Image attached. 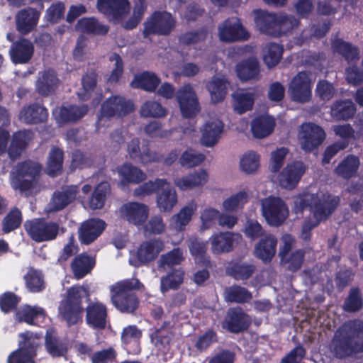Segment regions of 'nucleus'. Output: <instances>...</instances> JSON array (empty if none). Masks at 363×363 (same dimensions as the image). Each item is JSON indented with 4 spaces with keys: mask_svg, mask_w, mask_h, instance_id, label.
Returning <instances> with one entry per match:
<instances>
[{
    "mask_svg": "<svg viewBox=\"0 0 363 363\" xmlns=\"http://www.w3.org/2000/svg\"><path fill=\"white\" fill-rule=\"evenodd\" d=\"M340 203V197L329 192L303 193L298 195L294 200L295 213H303L308 208L313 216L312 218H306L303 223L301 239L306 242L310 241L312 230L327 220L336 211Z\"/></svg>",
    "mask_w": 363,
    "mask_h": 363,
    "instance_id": "1",
    "label": "nucleus"
},
{
    "mask_svg": "<svg viewBox=\"0 0 363 363\" xmlns=\"http://www.w3.org/2000/svg\"><path fill=\"white\" fill-rule=\"evenodd\" d=\"M330 350L340 359L363 352V320H350L338 328L331 340Z\"/></svg>",
    "mask_w": 363,
    "mask_h": 363,
    "instance_id": "2",
    "label": "nucleus"
},
{
    "mask_svg": "<svg viewBox=\"0 0 363 363\" xmlns=\"http://www.w3.org/2000/svg\"><path fill=\"white\" fill-rule=\"evenodd\" d=\"M144 289L143 284L137 278L118 281L111 288V303L120 312L133 313L139 306V299L135 290Z\"/></svg>",
    "mask_w": 363,
    "mask_h": 363,
    "instance_id": "3",
    "label": "nucleus"
},
{
    "mask_svg": "<svg viewBox=\"0 0 363 363\" xmlns=\"http://www.w3.org/2000/svg\"><path fill=\"white\" fill-rule=\"evenodd\" d=\"M84 296H89L87 289L82 286L74 285L67 290L66 296L61 301L59 313L69 327L82 321Z\"/></svg>",
    "mask_w": 363,
    "mask_h": 363,
    "instance_id": "4",
    "label": "nucleus"
},
{
    "mask_svg": "<svg viewBox=\"0 0 363 363\" xmlns=\"http://www.w3.org/2000/svg\"><path fill=\"white\" fill-rule=\"evenodd\" d=\"M42 166L30 160L18 162L14 169L11 186L21 193L35 188L40 177Z\"/></svg>",
    "mask_w": 363,
    "mask_h": 363,
    "instance_id": "5",
    "label": "nucleus"
},
{
    "mask_svg": "<svg viewBox=\"0 0 363 363\" xmlns=\"http://www.w3.org/2000/svg\"><path fill=\"white\" fill-rule=\"evenodd\" d=\"M134 104L125 98L115 95L105 100L100 108L98 118L96 122L97 129L106 125V122L113 117L121 118L133 112Z\"/></svg>",
    "mask_w": 363,
    "mask_h": 363,
    "instance_id": "6",
    "label": "nucleus"
},
{
    "mask_svg": "<svg viewBox=\"0 0 363 363\" xmlns=\"http://www.w3.org/2000/svg\"><path fill=\"white\" fill-rule=\"evenodd\" d=\"M23 226L28 236L38 243L55 240L60 230L57 222L44 218L27 220Z\"/></svg>",
    "mask_w": 363,
    "mask_h": 363,
    "instance_id": "7",
    "label": "nucleus"
},
{
    "mask_svg": "<svg viewBox=\"0 0 363 363\" xmlns=\"http://www.w3.org/2000/svg\"><path fill=\"white\" fill-rule=\"evenodd\" d=\"M143 36L169 35L174 29L176 20L172 13L166 11H155L144 23Z\"/></svg>",
    "mask_w": 363,
    "mask_h": 363,
    "instance_id": "8",
    "label": "nucleus"
},
{
    "mask_svg": "<svg viewBox=\"0 0 363 363\" xmlns=\"http://www.w3.org/2000/svg\"><path fill=\"white\" fill-rule=\"evenodd\" d=\"M262 211L267 223L275 227L281 225L289 216L285 202L275 196H269L262 201Z\"/></svg>",
    "mask_w": 363,
    "mask_h": 363,
    "instance_id": "9",
    "label": "nucleus"
},
{
    "mask_svg": "<svg viewBox=\"0 0 363 363\" xmlns=\"http://www.w3.org/2000/svg\"><path fill=\"white\" fill-rule=\"evenodd\" d=\"M313 81L311 74L306 71L298 72L289 84V93L293 101L306 103L312 96Z\"/></svg>",
    "mask_w": 363,
    "mask_h": 363,
    "instance_id": "10",
    "label": "nucleus"
},
{
    "mask_svg": "<svg viewBox=\"0 0 363 363\" xmlns=\"http://www.w3.org/2000/svg\"><path fill=\"white\" fill-rule=\"evenodd\" d=\"M218 37L220 41L234 43L247 40L250 33L242 26L238 17H229L218 26Z\"/></svg>",
    "mask_w": 363,
    "mask_h": 363,
    "instance_id": "11",
    "label": "nucleus"
},
{
    "mask_svg": "<svg viewBox=\"0 0 363 363\" xmlns=\"http://www.w3.org/2000/svg\"><path fill=\"white\" fill-rule=\"evenodd\" d=\"M252 323L251 318L240 307L230 308L222 321L223 328L234 334L246 331Z\"/></svg>",
    "mask_w": 363,
    "mask_h": 363,
    "instance_id": "12",
    "label": "nucleus"
},
{
    "mask_svg": "<svg viewBox=\"0 0 363 363\" xmlns=\"http://www.w3.org/2000/svg\"><path fill=\"white\" fill-rule=\"evenodd\" d=\"M176 97L183 117L191 118L199 112V100L191 84H185L179 89Z\"/></svg>",
    "mask_w": 363,
    "mask_h": 363,
    "instance_id": "13",
    "label": "nucleus"
},
{
    "mask_svg": "<svg viewBox=\"0 0 363 363\" xmlns=\"http://www.w3.org/2000/svg\"><path fill=\"white\" fill-rule=\"evenodd\" d=\"M128 152L130 158L143 164L161 162V154L150 150L149 143L145 140L140 145L138 138H133L128 143Z\"/></svg>",
    "mask_w": 363,
    "mask_h": 363,
    "instance_id": "14",
    "label": "nucleus"
},
{
    "mask_svg": "<svg viewBox=\"0 0 363 363\" xmlns=\"http://www.w3.org/2000/svg\"><path fill=\"white\" fill-rule=\"evenodd\" d=\"M33 333L27 331L21 335L24 339V345L13 352L8 357V363H35L39 343L32 339Z\"/></svg>",
    "mask_w": 363,
    "mask_h": 363,
    "instance_id": "15",
    "label": "nucleus"
},
{
    "mask_svg": "<svg viewBox=\"0 0 363 363\" xmlns=\"http://www.w3.org/2000/svg\"><path fill=\"white\" fill-rule=\"evenodd\" d=\"M301 128V147L306 152H311L317 149L325 139V133L318 125L308 123L303 125Z\"/></svg>",
    "mask_w": 363,
    "mask_h": 363,
    "instance_id": "16",
    "label": "nucleus"
},
{
    "mask_svg": "<svg viewBox=\"0 0 363 363\" xmlns=\"http://www.w3.org/2000/svg\"><path fill=\"white\" fill-rule=\"evenodd\" d=\"M35 47L33 42L24 37H21L11 43L9 55L10 60L14 65H25L33 58Z\"/></svg>",
    "mask_w": 363,
    "mask_h": 363,
    "instance_id": "17",
    "label": "nucleus"
},
{
    "mask_svg": "<svg viewBox=\"0 0 363 363\" xmlns=\"http://www.w3.org/2000/svg\"><path fill=\"white\" fill-rule=\"evenodd\" d=\"M105 221L100 218H89L82 222L78 229L79 240L82 245H90L102 234L106 228Z\"/></svg>",
    "mask_w": 363,
    "mask_h": 363,
    "instance_id": "18",
    "label": "nucleus"
},
{
    "mask_svg": "<svg viewBox=\"0 0 363 363\" xmlns=\"http://www.w3.org/2000/svg\"><path fill=\"white\" fill-rule=\"evenodd\" d=\"M163 248L164 244L159 239L143 242L137 250L134 265L140 267L154 261Z\"/></svg>",
    "mask_w": 363,
    "mask_h": 363,
    "instance_id": "19",
    "label": "nucleus"
},
{
    "mask_svg": "<svg viewBox=\"0 0 363 363\" xmlns=\"http://www.w3.org/2000/svg\"><path fill=\"white\" fill-rule=\"evenodd\" d=\"M120 213L129 223L140 226L147 219L149 208L144 203L131 201L124 203L120 208Z\"/></svg>",
    "mask_w": 363,
    "mask_h": 363,
    "instance_id": "20",
    "label": "nucleus"
},
{
    "mask_svg": "<svg viewBox=\"0 0 363 363\" xmlns=\"http://www.w3.org/2000/svg\"><path fill=\"white\" fill-rule=\"evenodd\" d=\"M108 309L100 302H90L86 308V323L91 328L104 330L107 325Z\"/></svg>",
    "mask_w": 363,
    "mask_h": 363,
    "instance_id": "21",
    "label": "nucleus"
},
{
    "mask_svg": "<svg viewBox=\"0 0 363 363\" xmlns=\"http://www.w3.org/2000/svg\"><path fill=\"white\" fill-rule=\"evenodd\" d=\"M306 172V166L301 161L288 164L279 175V184L281 187L291 190L296 187Z\"/></svg>",
    "mask_w": 363,
    "mask_h": 363,
    "instance_id": "22",
    "label": "nucleus"
},
{
    "mask_svg": "<svg viewBox=\"0 0 363 363\" xmlns=\"http://www.w3.org/2000/svg\"><path fill=\"white\" fill-rule=\"evenodd\" d=\"M33 138V133L30 130H22L14 132L8 147L7 154L11 161L19 159L26 151L30 142Z\"/></svg>",
    "mask_w": 363,
    "mask_h": 363,
    "instance_id": "23",
    "label": "nucleus"
},
{
    "mask_svg": "<svg viewBox=\"0 0 363 363\" xmlns=\"http://www.w3.org/2000/svg\"><path fill=\"white\" fill-rule=\"evenodd\" d=\"M96 8L99 12L114 20H121L129 13L128 0H97Z\"/></svg>",
    "mask_w": 363,
    "mask_h": 363,
    "instance_id": "24",
    "label": "nucleus"
},
{
    "mask_svg": "<svg viewBox=\"0 0 363 363\" xmlns=\"http://www.w3.org/2000/svg\"><path fill=\"white\" fill-rule=\"evenodd\" d=\"M237 77L242 82L258 81L261 77V69L255 57L242 60L235 66Z\"/></svg>",
    "mask_w": 363,
    "mask_h": 363,
    "instance_id": "25",
    "label": "nucleus"
},
{
    "mask_svg": "<svg viewBox=\"0 0 363 363\" xmlns=\"http://www.w3.org/2000/svg\"><path fill=\"white\" fill-rule=\"evenodd\" d=\"M48 115L45 107L38 103H33L22 107L19 118L26 124L37 125L46 122Z\"/></svg>",
    "mask_w": 363,
    "mask_h": 363,
    "instance_id": "26",
    "label": "nucleus"
},
{
    "mask_svg": "<svg viewBox=\"0 0 363 363\" xmlns=\"http://www.w3.org/2000/svg\"><path fill=\"white\" fill-rule=\"evenodd\" d=\"M40 13L30 7L19 11L16 16L17 30L23 35L31 32L37 26Z\"/></svg>",
    "mask_w": 363,
    "mask_h": 363,
    "instance_id": "27",
    "label": "nucleus"
},
{
    "mask_svg": "<svg viewBox=\"0 0 363 363\" xmlns=\"http://www.w3.org/2000/svg\"><path fill=\"white\" fill-rule=\"evenodd\" d=\"M277 239L273 235L262 238L255 247V256L264 263H269L277 252Z\"/></svg>",
    "mask_w": 363,
    "mask_h": 363,
    "instance_id": "28",
    "label": "nucleus"
},
{
    "mask_svg": "<svg viewBox=\"0 0 363 363\" xmlns=\"http://www.w3.org/2000/svg\"><path fill=\"white\" fill-rule=\"evenodd\" d=\"M117 171L121 178L120 182L123 186L138 184L147 178L146 174L142 169L128 162L119 166Z\"/></svg>",
    "mask_w": 363,
    "mask_h": 363,
    "instance_id": "29",
    "label": "nucleus"
},
{
    "mask_svg": "<svg viewBox=\"0 0 363 363\" xmlns=\"http://www.w3.org/2000/svg\"><path fill=\"white\" fill-rule=\"evenodd\" d=\"M45 347L53 358L65 357L68 352L67 342L58 337L52 330H48L45 336Z\"/></svg>",
    "mask_w": 363,
    "mask_h": 363,
    "instance_id": "30",
    "label": "nucleus"
},
{
    "mask_svg": "<svg viewBox=\"0 0 363 363\" xmlns=\"http://www.w3.org/2000/svg\"><path fill=\"white\" fill-rule=\"evenodd\" d=\"M142 331L135 325L125 327L121 333V342L129 353L137 354L140 351V340Z\"/></svg>",
    "mask_w": 363,
    "mask_h": 363,
    "instance_id": "31",
    "label": "nucleus"
},
{
    "mask_svg": "<svg viewBox=\"0 0 363 363\" xmlns=\"http://www.w3.org/2000/svg\"><path fill=\"white\" fill-rule=\"evenodd\" d=\"M255 21L259 30L265 34L275 37L279 16L262 10H255Z\"/></svg>",
    "mask_w": 363,
    "mask_h": 363,
    "instance_id": "32",
    "label": "nucleus"
},
{
    "mask_svg": "<svg viewBox=\"0 0 363 363\" xmlns=\"http://www.w3.org/2000/svg\"><path fill=\"white\" fill-rule=\"evenodd\" d=\"M59 82L57 75L53 69H46L39 74L36 90L40 95L47 96L55 91Z\"/></svg>",
    "mask_w": 363,
    "mask_h": 363,
    "instance_id": "33",
    "label": "nucleus"
},
{
    "mask_svg": "<svg viewBox=\"0 0 363 363\" xmlns=\"http://www.w3.org/2000/svg\"><path fill=\"white\" fill-rule=\"evenodd\" d=\"M77 192L78 187L74 185L62 188V191H55L50 202L52 209L55 211L64 209L75 200Z\"/></svg>",
    "mask_w": 363,
    "mask_h": 363,
    "instance_id": "34",
    "label": "nucleus"
},
{
    "mask_svg": "<svg viewBox=\"0 0 363 363\" xmlns=\"http://www.w3.org/2000/svg\"><path fill=\"white\" fill-rule=\"evenodd\" d=\"M211 252L215 255L229 252L233 248V233L220 232L214 233L209 238Z\"/></svg>",
    "mask_w": 363,
    "mask_h": 363,
    "instance_id": "35",
    "label": "nucleus"
},
{
    "mask_svg": "<svg viewBox=\"0 0 363 363\" xmlns=\"http://www.w3.org/2000/svg\"><path fill=\"white\" fill-rule=\"evenodd\" d=\"M185 272L182 267L172 268L160 278V291L165 294L169 290H177L184 282Z\"/></svg>",
    "mask_w": 363,
    "mask_h": 363,
    "instance_id": "36",
    "label": "nucleus"
},
{
    "mask_svg": "<svg viewBox=\"0 0 363 363\" xmlns=\"http://www.w3.org/2000/svg\"><path fill=\"white\" fill-rule=\"evenodd\" d=\"M356 110V106L351 100H337L331 105L330 113L335 121H348L354 117Z\"/></svg>",
    "mask_w": 363,
    "mask_h": 363,
    "instance_id": "37",
    "label": "nucleus"
},
{
    "mask_svg": "<svg viewBox=\"0 0 363 363\" xmlns=\"http://www.w3.org/2000/svg\"><path fill=\"white\" fill-rule=\"evenodd\" d=\"M111 193V186L108 182H101L96 185L91 195L88 197L86 206L91 210L101 209L107 196Z\"/></svg>",
    "mask_w": 363,
    "mask_h": 363,
    "instance_id": "38",
    "label": "nucleus"
},
{
    "mask_svg": "<svg viewBox=\"0 0 363 363\" xmlns=\"http://www.w3.org/2000/svg\"><path fill=\"white\" fill-rule=\"evenodd\" d=\"M207 179V172L204 169H200L188 175L177 178L174 180V184L179 189L185 191L203 185Z\"/></svg>",
    "mask_w": 363,
    "mask_h": 363,
    "instance_id": "39",
    "label": "nucleus"
},
{
    "mask_svg": "<svg viewBox=\"0 0 363 363\" xmlns=\"http://www.w3.org/2000/svg\"><path fill=\"white\" fill-rule=\"evenodd\" d=\"M99 78V71L96 67H88L82 76V91L79 94V97L83 101L90 99L91 94L95 90Z\"/></svg>",
    "mask_w": 363,
    "mask_h": 363,
    "instance_id": "40",
    "label": "nucleus"
},
{
    "mask_svg": "<svg viewBox=\"0 0 363 363\" xmlns=\"http://www.w3.org/2000/svg\"><path fill=\"white\" fill-rule=\"evenodd\" d=\"M223 129V123L220 121L206 123L201 130V143L206 147L213 146L218 141Z\"/></svg>",
    "mask_w": 363,
    "mask_h": 363,
    "instance_id": "41",
    "label": "nucleus"
},
{
    "mask_svg": "<svg viewBox=\"0 0 363 363\" xmlns=\"http://www.w3.org/2000/svg\"><path fill=\"white\" fill-rule=\"evenodd\" d=\"M88 112V107L86 105L62 106L58 112V120L63 123H77L82 119Z\"/></svg>",
    "mask_w": 363,
    "mask_h": 363,
    "instance_id": "42",
    "label": "nucleus"
},
{
    "mask_svg": "<svg viewBox=\"0 0 363 363\" xmlns=\"http://www.w3.org/2000/svg\"><path fill=\"white\" fill-rule=\"evenodd\" d=\"M95 265V260L89 255L82 253L76 256L71 263L74 277L79 279L89 274Z\"/></svg>",
    "mask_w": 363,
    "mask_h": 363,
    "instance_id": "43",
    "label": "nucleus"
},
{
    "mask_svg": "<svg viewBox=\"0 0 363 363\" xmlns=\"http://www.w3.org/2000/svg\"><path fill=\"white\" fill-rule=\"evenodd\" d=\"M275 121L273 117L259 116L252 122L251 130L257 138H264L270 135L274 130Z\"/></svg>",
    "mask_w": 363,
    "mask_h": 363,
    "instance_id": "44",
    "label": "nucleus"
},
{
    "mask_svg": "<svg viewBox=\"0 0 363 363\" xmlns=\"http://www.w3.org/2000/svg\"><path fill=\"white\" fill-rule=\"evenodd\" d=\"M359 159L354 155H348L335 169V173L340 177L349 179L354 177L359 166Z\"/></svg>",
    "mask_w": 363,
    "mask_h": 363,
    "instance_id": "45",
    "label": "nucleus"
},
{
    "mask_svg": "<svg viewBox=\"0 0 363 363\" xmlns=\"http://www.w3.org/2000/svg\"><path fill=\"white\" fill-rule=\"evenodd\" d=\"M76 28L83 33L94 35H106L109 30L108 26L101 24L95 17H84L78 20Z\"/></svg>",
    "mask_w": 363,
    "mask_h": 363,
    "instance_id": "46",
    "label": "nucleus"
},
{
    "mask_svg": "<svg viewBox=\"0 0 363 363\" xmlns=\"http://www.w3.org/2000/svg\"><path fill=\"white\" fill-rule=\"evenodd\" d=\"M157 196V207L161 211L170 212L174 206L177 203V194L175 189L170 187L167 182Z\"/></svg>",
    "mask_w": 363,
    "mask_h": 363,
    "instance_id": "47",
    "label": "nucleus"
},
{
    "mask_svg": "<svg viewBox=\"0 0 363 363\" xmlns=\"http://www.w3.org/2000/svg\"><path fill=\"white\" fill-rule=\"evenodd\" d=\"M331 48L333 52L341 55L348 62L357 60L359 57L357 47L341 38H337L332 40Z\"/></svg>",
    "mask_w": 363,
    "mask_h": 363,
    "instance_id": "48",
    "label": "nucleus"
},
{
    "mask_svg": "<svg viewBox=\"0 0 363 363\" xmlns=\"http://www.w3.org/2000/svg\"><path fill=\"white\" fill-rule=\"evenodd\" d=\"M234 110L239 114L250 111L255 103V94L245 89L238 90L233 94Z\"/></svg>",
    "mask_w": 363,
    "mask_h": 363,
    "instance_id": "49",
    "label": "nucleus"
},
{
    "mask_svg": "<svg viewBox=\"0 0 363 363\" xmlns=\"http://www.w3.org/2000/svg\"><path fill=\"white\" fill-rule=\"evenodd\" d=\"M64 152L58 147H52L49 152L46 172L50 177H55L62 171Z\"/></svg>",
    "mask_w": 363,
    "mask_h": 363,
    "instance_id": "50",
    "label": "nucleus"
},
{
    "mask_svg": "<svg viewBox=\"0 0 363 363\" xmlns=\"http://www.w3.org/2000/svg\"><path fill=\"white\" fill-rule=\"evenodd\" d=\"M225 299L229 303H245L252 299V293L246 288L234 284L224 291Z\"/></svg>",
    "mask_w": 363,
    "mask_h": 363,
    "instance_id": "51",
    "label": "nucleus"
},
{
    "mask_svg": "<svg viewBox=\"0 0 363 363\" xmlns=\"http://www.w3.org/2000/svg\"><path fill=\"white\" fill-rule=\"evenodd\" d=\"M229 274L235 280H247L256 271V266L242 261L231 262L228 269Z\"/></svg>",
    "mask_w": 363,
    "mask_h": 363,
    "instance_id": "52",
    "label": "nucleus"
},
{
    "mask_svg": "<svg viewBox=\"0 0 363 363\" xmlns=\"http://www.w3.org/2000/svg\"><path fill=\"white\" fill-rule=\"evenodd\" d=\"M228 82L222 78L213 77L206 84V89L210 93L213 103H218L224 100L227 94Z\"/></svg>",
    "mask_w": 363,
    "mask_h": 363,
    "instance_id": "53",
    "label": "nucleus"
},
{
    "mask_svg": "<svg viewBox=\"0 0 363 363\" xmlns=\"http://www.w3.org/2000/svg\"><path fill=\"white\" fill-rule=\"evenodd\" d=\"M284 47L276 43H269L264 48L263 61L269 69L277 65L282 58Z\"/></svg>",
    "mask_w": 363,
    "mask_h": 363,
    "instance_id": "54",
    "label": "nucleus"
},
{
    "mask_svg": "<svg viewBox=\"0 0 363 363\" xmlns=\"http://www.w3.org/2000/svg\"><path fill=\"white\" fill-rule=\"evenodd\" d=\"M134 83L135 85H133V87L140 88L148 92H155L161 80L155 73L146 71L138 75L132 84Z\"/></svg>",
    "mask_w": 363,
    "mask_h": 363,
    "instance_id": "55",
    "label": "nucleus"
},
{
    "mask_svg": "<svg viewBox=\"0 0 363 363\" xmlns=\"http://www.w3.org/2000/svg\"><path fill=\"white\" fill-rule=\"evenodd\" d=\"M23 221L21 211L16 206L10 209L1 221V230L8 234L18 229Z\"/></svg>",
    "mask_w": 363,
    "mask_h": 363,
    "instance_id": "56",
    "label": "nucleus"
},
{
    "mask_svg": "<svg viewBox=\"0 0 363 363\" xmlns=\"http://www.w3.org/2000/svg\"><path fill=\"white\" fill-rule=\"evenodd\" d=\"M306 252L304 250H296L280 259V264L286 271L296 272L299 270L304 261Z\"/></svg>",
    "mask_w": 363,
    "mask_h": 363,
    "instance_id": "57",
    "label": "nucleus"
},
{
    "mask_svg": "<svg viewBox=\"0 0 363 363\" xmlns=\"http://www.w3.org/2000/svg\"><path fill=\"white\" fill-rule=\"evenodd\" d=\"M342 307L348 313H356L363 308V296L359 288L352 287L350 289Z\"/></svg>",
    "mask_w": 363,
    "mask_h": 363,
    "instance_id": "58",
    "label": "nucleus"
},
{
    "mask_svg": "<svg viewBox=\"0 0 363 363\" xmlns=\"http://www.w3.org/2000/svg\"><path fill=\"white\" fill-rule=\"evenodd\" d=\"M184 260L183 251L179 247L173 248L169 252L162 254L158 261V267L164 269L180 264Z\"/></svg>",
    "mask_w": 363,
    "mask_h": 363,
    "instance_id": "59",
    "label": "nucleus"
},
{
    "mask_svg": "<svg viewBox=\"0 0 363 363\" xmlns=\"http://www.w3.org/2000/svg\"><path fill=\"white\" fill-rule=\"evenodd\" d=\"M140 113L145 118H161L167 114V111L159 102L147 101L141 106Z\"/></svg>",
    "mask_w": 363,
    "mask_h": 363,
    "instance_id": "60",
    "label": "nucleus"
},
{
    "mask_svg": "<svg viewBox=\"0 0 363 363\" xmlns=\"http://www.w3.org/2000/svg\"><path fill=\"white\" fill-rule=\"evenodd\" d=\"M208 30L202 27L197 30L185 32L179 37V41L184 45H191L206 40Z\"/></svg>",
    "mask_w": 363,
    "mask_h": 363,
    "instance_id": "61",
    "label": "nucleus"
},
{
    "mask_svg": "<svg viewBox=\"0 0 363 363\" xmlns=\"http://www.w3.org/2000/svg\"><path fill=\"white\" fill-rule=\"evenodd\" d=\"M300 23L299 20L294 16L279 15L275 37L287 35L292 30L297 28Z\"/></svg>",
    "mask_w": 363,
    "mask_h": 363,
    "instance_id": "62",
    "label": "nucleus"
},
{
    "mask_svg": "<svg viewBox=\"0 0 363 363\" xmlns=\"http://www.w3.org/2000/svg\"><path fill=\"white\" fill-rule=\"evenodd\" d=\"M167 185V181L165 179H156L155 181H148L139 186L134 191V194L138 196L150 195L155 192H158Z\"/></svg>",
    "mask_w": 363,
    "mask_h": 363,
    "instance_id": "63",
    "label": "nucleus"
},
{
    "mask_svg": "<svg viewBox=\"0 0 363 363\" xmlns=\"http://www.w3.org/2000/svg\"><path fill=\"white\" fill-rule=\"evenodd\" d=\"M205 160V155L196 153L192 149L186 150L179 158V163L184 167L191 168L199 165Z\"/></svg>",
    "mask_w": 363,
    "mask_h": 363,
    "instance_id": "64",
    "label": "nucleus"
}]
</instances>
